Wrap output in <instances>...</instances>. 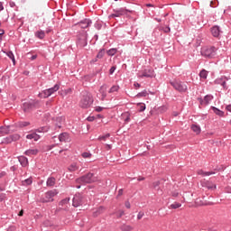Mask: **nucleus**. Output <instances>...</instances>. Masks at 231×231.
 <instances>
[{
	"label": "nucleus",
	"mask_w": 231,
	"mask_h": 231,
	"mask_svg": "<svg viewBox=\"0 0 231 231\" xmlns=\"http://www.w3.org/2000/svg\"><path fill=\"white\" fill-rule=\"evenodd\" d=\"M93 96L88 92H82L79 101V107L83 109H88V107H91L93 105Z\"/></svg>",
	"instance_id": "nucleus-1"
},
{
	"label": "nucleus",
	"mask_w": 231,
	"mask_h": 231,
	"mask_svg": "<svg viewBox=\"0 0 231 231\" xmlns=\"http://www.w3.org/2000/svg\"><path fill=\"white\" fill-rule=\"evenodd\" d=\"M95 181H97V177L91 172L76 179V183L79 185H88L89 183H95Z\"/></svg>",
	"instance_id": "nucleus-2"
},
{
	"label": "nucleus",
	"mask_w": 231,
	"mask_h": 231,
	"mask_svg": "<svg viewBox=\"0 0 231 231\" xmlns=\"http://www.w3.org/2000/svg\"><path fill=\"white\" fill-rule=\"evenodd\" d=\"M60 89V85L55 84L52 88H47L42 92L39 93L38 97L40 98H48L53 95V93H57Z\"/></svg>",
	"instance_id": "nucleus-3"
},
{
	"label": "nucleus",
	"mask_w": 231,
	"mask_h": 231,
	"mask_svg": "<svg viewBox=\"0 0 231 231\" xmlns=\"http://www.w3.org/2000/svg\"><path fill=\"white\" fill-rule=\"evenodd\" d=\"M23 110L24 113H28L36 107H39V100H31V101H26L23 104Z\"/></svg>",
	"instance_id": "nucleus-4"
},
{
	"label": "nucleus",
	"mask_w": 231,
	"mask_h": 231,
	"mask_svg": "<svg viewBox=\"0 0 231 231\" xmlns=\"http://www.w3.org/2000/svg\"><path fill=\"white\" fill-rule=\"evenodd\" d=\"M171 86L176 89V91H179L180 93H185L187 92V84L181 82V81H177L173 80L170 82Z\"/></svg>",
	"instance_id": "nucleus-5"
},
{
	"label": "nucleus",
	"mask_w": 231,
	"mask_h": 231,
	"mask_svg": "<svg viewBox=\"0 0 231 231\" xmlns=\"http://www.w3.org/2000/svg\"><path fill=\"white\" fill-rule=\"evenodd\" d=\"M59 191L57 189H51L45 193V197L41 199L42 203H51L54 199L53 197L57 196Z\"/></svg>",
	"instance_id": "nucleus-6"
},
{
	"label": "nucleus",
	"mask_w": 231,
	"mask_h": 231,
	"mask_svg": "<svg viewBox=\"0 0 231 231\" xmlns=\"http://www.w3.org/2000/svg\"><path fill=\"white\" fill-rule=\"evenodd\" d=\"M216 51V47H204L201 49V55L208 59H212V57H215Z\"/></svg>",
	"instance_id": "nucleus-7"
},
{
	"label": "nucleus",
	"mask_w": 231,
	"mask_h": 231,
	"mask_svg": "<svg viewBox=\"0 0 231 231\" xmlns=\"http://www.w3.org/2000/svg\"><path fill=\"white\" fill-rule=\"evenodd\" d=\"M227 80H230V79H228L225 76H221L220 78H217L215 79L214 84L222 86L223 89L226 90V89H228V85H226Z\"/></svg>",
	"instance_id": "nucleus-8"
},
{
	"label": "nucleus",
	"mask_w": 231,
	"mask_h": 231,
	"mask_svg": "<svg viewBox=\"0 0 231 231\" xmlns=\"http://www.w3.org/2000/svg\"><path fill=\"white\" fill-rule=\"evenodd\" d=\"M84 203V197L80 193H77L73 199H72V205L75 208L80 207V205H83Z\"/></svg>",
	"instance_id": "nucleus-9"
},
{
	"label": "nucleus",
	"mask_w": 231,
	"mask_h": 231,
	"mask_svg": "<svg viewBox=\"0 0 231 231\" xmlns=\"http://www.w3.org/2000/svg\"><path fill=\"white\" fill-rule=\"evenodd\" d=\"M21 135L18 134H14L12 135H9L3 139L2 143H12V142H17V140H20Z\"/></svg>",
	"instance_id": "nucleus-10"
},
{
	"label": "nucleus",
	"mask_w": 231,
	"mask_h": 231,
	"mask_svg": "<svg viewBox=\"0 0 231 231\" xmlns=\"http://www.w3.org/2000/svg\"><path fill=\"white\" fill-rule=\"evenodd\" d=\"M114 12H115L114 14L109 15V17L112 19L115 17H122V15H125V14H127V12H129V10L122 7L117 10H115Z\"/></svg>",
	"instance_id": "nucleus-11"
},
{
	"label": "nucleus",
	"mask_w": 231,
	"mask_h": 231,
	"mask_svg": "<svg viewBox=\"0 0 231 231\" xmlns=\"http://www.w3.org/2000/svg\"><path fill=\"white\" fill-rule=\"evenodd\" d=\"M211 100H214V96L210 94L206 95L204 98H199V101L200 102V106H208Z\"/></svg>",
	"instance_id": "nucleus-12"
},
{
	"label": "nucleus",
	"mask_w": 231,
	"mask_h": 231,
	"mask_svg": "<svg viewBox=\"0 0 231 231\" xmlns=\"http://www.w3.org/2000/svg\"><path fill=\"white\" fill-rule=\"evenodd\" d=\"M201 187L208 189V190H216V189L217 188L215 184H213L212 182H210L208 180L201 181Z\"/></svg>",
	"instance_id": "nucleus-13"
},
{
	"label": "nucleus",
	"mask_w": 231,
	"mask_h": 231,
	"mask_svg": "<svg viewBox=\"0 0 231 231\" xmlns=\"http://www.w3.org/2000/svg\"><path fill=\"white\" fill-rule=\"evenodd\" d=\"M60 142H63L64 143H67L69 142H71V137L69 136V134L68 133H61L59 135Z\"/></svg>",
	"instance_id": "nucleus-14"
},
{
	"label": "nucleus",
	"mask_w": 231,
	"mask_h": 231,
	"mask_svg": "<svg viewBox=\"0 0 231 231\" xmlns=\"http://www.w3.org/2000/svg\"><path fill=\"white\" fill-rule=\"evenodd\" d=\"M78 46H80V48L88 46V34H84L79 39Z\"/></svg>",
	"instance_id": "nucleus-15"
},
{
	"label": "nucleus",
	"mask_w": 231,
	"mask_h": 231,
	"mask_svg": "<svg viewBox=\"0 0 231 231\" xmlns=\"http://www.w3.org/2000/svg\"><path fill=\"white\" fill-rule=\"evenodd\" d=\"M141 77H145L146 79H152V77H154V69H145Z\"/></svg>",
	"instance_id": "nucleus-16"
},
{
	"label": "nucleus",
	"mask_w": 231,
	"mask_h": 231,
	"mask_svg": "<svg viewBox=\"0 0 231 231\" xmlns=\"http://www.w3.org/2000/svg\"><path fill=\"white\" fill-rule=\"evenodd\" d=\"M107 85H103L99 88V93L101 95L100 100H106L107 97Z\"/></svg>",
	"instance_id": "nucleus-17"
},
{
	"label": "nucleus",
	"mask_w": 231,
	"mask_h": 231,
	"mask_svg": "<svg viewBox=\"0 0 231 231\" xmlns=\"http://www.w3.org/2000/svg\"><path fill=\"white\" fill-rule=\"evenodd\" d=\"M93 22H91L90 19H84L81 22H79L78 24L79 27L86 29V28H89V26H91Z\"/></svg>",
	"instance_id": "nucleus-18"
},
{
	"label": "nucleus",
	"mask_w": 231,
	"mask_h": 231,
	"mask_svg": "<svg viewBox=\"0 0 231 231\" xmlns=\"http://www.w3.org/2000/svg\"><path fill=\"white\" fill-rule=\"evenodd\" d=\"M27 140H33L34 142H39L41 140V135L37 132L29 134L26 135Z\"/></svg>",
	"instance_id": "nucleus-19"
},
{
	"label": "nucleus",
	"mask_w": 231,
	"mask_h": 231,
	"mask_svg": "<svg viewBox=\"0 0 231 231\" xmlns=\"http://www.w3.org/2000/svg\"><path fill=\"white\" fill-rule=\"evenodd\" d=\"M211 33L213 37H219V35L221 34V29L219 28V26L215 25L211 28Z\"/></svg>",
	"instance_id": "nucleus-20"
},
{
	"label": "nucleus",
	"mask_w": 231,
	"mask_h": 231,
	"mask_svg": "<svg viewBox=\"0 0 231 231\" xmlns=\"http://www.w3.org/2000/svg\"><path fill=\"white\" fill-rule=\"evenodd\" d=\"M24 154L26 156H35V155L39 154V150L38 149H29L24 152Z\"/></svg>",
	"instance_id": "nucleus-21"
},
{
	"label": "nucleus",
	"mask_w": 231,
	"mask_h": 231,
	"mask_svg": "<svg viewBox=\"0 0 231 231\" xmlns=\"http://www.w3.org/2000/svg\"><path fill=\"white\" fill-rule=\"evenodd\" d=\"M211 109L213 110V113H215V115H217V116H225V112H223L219 108L216 106H211Z\"/></svg>",
	"instance_id": "nucleus-22"
},
{
	"label": "nucleus",
	"mask_w": 231,
	"mask_h": 231,
	"mask_svg": "<svg viewBox=\"0 0 231 231\" xmlns=\"http://www.w3.org/2000/svg\"><path fill=\"white\" fill-rule=\"evenodd\" d=\"M18 161L20 162L22 167H26V165H28V158L24 156H20Z\"/></svg>",
	"instance_id": "nucleus-23"
},
{
	"label": "nucleus",
	"mask_w": 231,
	"mask_h": 231,
	"mask_svg": "<svg viewBox=\"0 0 231 231\" xmlns=\"http://www.w3.org/2000/svg\"><path fill=\"white\" fill-rule=\"evenodd\" d=\"M198 174L199 176H212V174H216L215 171H204L203 170H199Z\"/></svg>",
	"instance_id": "nucleus-24"
},
{
	"label": "nucleus",
	"mask_w": 231,
	"mask_h": 231,
	"mask_svg": "<svg viewBox=\"0 0 231 231\" xmlns=\"http://www.w3.org/2000/svg\"><path fill=\"white\" fill-rule=\"evenodd\" d=\"M69 172H75L76 171H79V164L77 162H73L69 166Z\"/></svg>",
	"instance_id": "nucleus-25"
},
{
	"label": "nucleus",
	"mask_w": 231,
	"mask_h": 231,
	"mask_svg": "<svg viewBox=\"0 0 231 231\" xmlns=\"http://www.w3.org/2000/svg\"><path fill=\"white\" fill-rule=\"evenodd\" d=\"M35 37H37L38 39H44V37H46V32H44V31L41 30L35 32Z\"/></svg>",
	"instance_id": "nucleus-26"
},
{
	"label": "nucleus",
	"mask_w": 231,
	"mask_h": 231,
	"mask_svg": "<svg viewBox=\"0 0 231 231\" xmlns=\"http://www.w3.org/2000/svg\"><path fill=\"white\" fill-rule=\"evenodd\" d=\"M10 133V126H0V134H8Z\"/></svg>",
	"instance_id": "nucleus-27"
},
{
	"label": "nucleus",
	"mask_w": 231,
	"mask_h": 231,
	"mask_svg": "<svg viewBox=\"0 0 231 231\" xmlns=\"http://www.w3.org/2000/svg\"><path fill=\"white\" fill-rule=\"evenodd\" d=\"M191 130L193 131V133H196V134H199V133H201V127L198 125H192Z\"/></svg>",
	"instance_id": "nucleus-28"
},
{
	"label": "nucleus",
	"mask_w": 231,
	"mask_h": 231,
	"mask_svg": "<svg viewBox=\"0 0 231 231\" xmlns=\"http://www.w3.org/2000/svg\"><path fill=\"white\" fill-rule=\"evenodd\" d=\"M105 208L104 207L100 206L99 208H97L96 209V211L93 213L94 217H97V216H100V214H102V212H104Z\"/></svg>",
	"instance_id": "nucleus-29"
},
{
	"label": "nucleus",
	"mask_w": 231,
	"mask_h": 231,
	"mask_svg": "<svg viewBox=\"0 0 231 231\" xmlns=\"http://www.w3.org/2000/svg\"><path fill=\"white\" fill-rule=\"evenodd\" d=\"M46 185L47 187H53V185H55V178L53 177L48 178L46 181Z\"/></svg>",
	"instance_id": "nucleus-30"
},
{
	"label": "nucleus",
	"mask_w": 231,
	"mask_h": 231,
	"mask_svg": "<svg viewBox=\"0 0 231 231\" xmlns=\"http://www.w3.org/2000/svg\"><path fill=\"white\" fill-rule=\"evenodd\" d=\"M199 77H200V79H203L204 80H207V77H208V71H207L206 69H202L199 72Z\"/></svg>",
	"instance_id": "nucleus-31"
},
{
	"label": "nucleus",
	"mask_w": 231,
	"mask_h": 231,
	"mask_svg": "<svg viewBox=\"0 0 231 231\" xmlns=\"http://www.w3.org/2000/svg\"><path fill=\"white\" fill-rule=\"evenodd\" d=\"M118 51V50L115 49V48H112V49H109L106 53L109 57H113L115 55H116V52Z\"/></svg>",
	"instance_id": "nucleus-32"
},
{
	"label": "nucleus",
	"mask_w": 231,
	"mask_h": 231,
	"mask_svg": "<svg viewBox=\"0 0 231 231\" xmlns=\"http://www.w3.org/2000/svg\"><path fill=\"white\" fill-rule=\"evenodd\" d=\"M28 125H30V122L28 121H20L17 124L18 127H28Z\"/></svg>",
	"instance_id": "nucleus-33"
},
{
	"label": "nucleus",
	"mask_w": 231,
	"mask_h": 231,
	"mask_svg": "<svg viewBox=\"0 0 231 231\" xmlns=\"http://www.w3.org/2000/svg\"><path fill=\"white\" fill-rule=\"evenodd\" d=\"M147 95H149V93L147 92V90L144 89L136 95V98H142L143 97H147Z\"/></svg>",
	"instance_id": "nucleus-34"
},
{
	"label": "nucleus",
	"mask_w": 231,
	"mask_h": 231,
	"mask_svg": "<svg viewBox=\"0 0 231 231\" xmlns=\"http://www.w3.org/2000/svg\"><path fill=\"white\" fill-rule=\"evenodd\" d=\"M137 107H139V113H143V111L146 109L145 104L143 103H138Z\"/></svg>",
	"instance_id": "nucleus-35"
},
{
	"label": "nucleus",
	"mask_w": 231,
	"mask_h": 231,
	"mask_svg": "<svg viewBox=\"0 0 231 231\" xmlns=\"http://www.w3.org/2000/svg\"><path fill=\"white\" fill-rule=\"evenodd\" d=\"M120 89V87L118 85H114L110 88L108 93H116Z\"/></svg>",
	"instance_id": "nucleus-36"
},
{
	"label": "nucleus",
	"mask_w": 231,
	"mask_h": 231,
	"mask_svg": "<svg viewBox=\"0 0 231 231\" xmlns=\"http://www.w3.org/2000/svg\"><path fill=\"white\" fill-rule=\"evenodd\" d=\"M104 55H106V50L101 49L98 53L97 54V59H103Z\"/></svg>",
	"instance_id": "nucleus-37"
},
{
	"label": "nucleus",
	"mask_w": 231,
	"mask_h": 231,
	"mask_svg": "<svg viewBox=\"0 0 231 231\" xmlns=\"http://www.w3.org/2000/svg\"><path fill=\"white\" fill-rule=\"evenodd\" d=\"M7 57H9V59H11V60L13 61L14 64H15V56L14 55V52L12 51H8L6 53Z\"/></svg>",
	"instance_id": "nucleus-38"
},
{
	"label": "nucleus",
	"mask_w": 231,
	"mask_h": 231,
	"mask_svg": "<svg viewBox=\"0 0 231 231\" xmlns=\"http://www.w3.org/2000/svg\"><path fill=\"white\" fill-rule=\"evenodd\" d=\"M35 133H48V128L46 126L40 127L35 130Z\"/></svg>",
	"instance_id": "nucleus-39"
},
{
	"label": "nucleus",
	"mask_w": 231,
	"mask_h": 231,
	"mask_svg": "<svg viewBox=\"0 0 231 231\" xmlns=\"http://www.w3.org/2000/svg\"><path fill=\"white\" fill-rule=\"evenodd\" d=\"M121 230L131 231V230H133V226H131L130 225H124V226H122Z\"/></svg>",
	"instance_id": "nucleus-40"
},
{
	"label": "nucleus",
	"mask_w": 231,
	"mask_h": 231,
	"mask_svg": "<svg viewBox=\"0 0 231 231\" xmlns=\"http://www.w3.org/2000/svg\"><path fill=\"white\" fill-rule=\"evenodd\" d=\"M68 203H69V198L63 199L60 202V207H64V205H68Z\"/></svg>",
	"instance_id": "nucleus-41"
},
{
	"label": "nucleus",
	"mask_w": 231,
	"mask_h": 231,
	"mask_svg": "<svg viewBox=\"0 0 231 231\" xmlns=\"http://www.w3.org/2000/svg\"><path fill=\"white\" fill-rule=\"evenodd\" d=\"M32 183H33L32 178L26 179L23 181V185H32Z\"/></svg>",
	"instance_id": "nucleus-42"
},
{
	"label": "nucleus",
	"mask_w": 231,
	"mask_h": 231,
	"mask_svg": "<svg viewBox=\"0 0 231 231\" xmlns=\"http://www.w3.org/2000/svg\"><path fill=\"white\" fill-rule=\"evenodd\" d=\"M109 136H111V134H105V135H103V136H99V137H98V140H101V141H103V142H106V140H107V138H109Z\"/></svg>",
	"instance_id": "nucleus-43"
},
{
	"label": "nucleus",
	"mask_w": 231,
	"mask_h": 231,
	"mask_svg": "<svg viewBox=\"0 0 231 231\" xmlns=\"http://www.w3.org/2000/svg\"><path fill=\"white\" fill-rule=\"evenodd\" d=\"M180 207H181V204L179 202H174L173 204L171 205V208H180Z\"/></svg>",
	"instance_id": "nucleus-44"
},
{
	"label": "nucleus",
	"mask_w": 231,
	"mask_h": 231,
	"mask_svg": "<svg viewBox=\"0 0 231 231\" xmlns=\"http://www.w3.org/2000/svg\"><path fill=\"white\" fill-rule=\"evenodd\" d=\"M82 158H91V152H84L82 154H81Z\"/></svg>",
	"instance_id": "nucleus-45"
},
{
	"label": "nucleus",
	"mask_w": 231,
	"mask_h": 231,
	"mask_svg": "<svg viewBox=\"0 0 231 231\" xmlns=\"http://www.w3.org/2000/svg\"><path fill=\"white\" fill-rule=\"evenodd\" d=\"M115 71H116V66L111 67V69H109V74L113 75V73H115Z\"/></svg>",
	"instance_id": "nucleus-46"
},
{
	"label": "nucleus",
	"mask_w": 231,
	"mask_h": 231,
	"mask_svg": "<svg viewBox=\"0 0 231 231\" xmlns=\"http://www.w3.org/2000/svg\"><path fill=\"white\" fill-rule=\"evenodd\" d=\"M5 198H6V194L2 193V194L0 195V203L3 202V201H5Z\"/></svg>",
	"instance_id": "nucleus-47"
},
{
	"label": "nucleus",
	"mask_w": 231,
	"mask_h": 231,
	"mask_svg": "<svg viewBox=\"0 0 231 231\" xmlns=\"http://www.w3.org/2000/svg\"><path fill=\"white\" fill-rule=\"evenodd\" d=\"M94 26H95V28H96L97 30H101V29H102V24H100V23H95Z\"/></svg>",
	"instance_id": "nucleus-48"
},
{
	"label": "nucleus",
	"mask_w": 231,
	"mask_h": 231,
	"mask_svg": "<svg viewBox=\"0 0 231 231\" xmlns=\"http://www.w3.org/2000/svg\"><path fill=\"white\" fill-rule=\"evenodd\" d=\"M162 30L164 33H169L171 32V27L167 26V27H164Z\"/></svg>",
	"instance_id": "nucleus-49"
},
{
	"label": "nucleus",
	"mask_w": 231,
	"mask_h": 231,
	"mask_svg": "<svg viewBox=\"0 0 231 231\" xmlns=\"http://www.w3.org/2000/svg\"><path fill=\"white\" fill-rule=\"evenodd\" d=\"M124 214H125L124 210H119L117 212V217H122V216H124Z\"/></svg>",
	"instance_id": "nucleus-50"
},
{
	"label": "nucleus",
	"mask_w": 231,
	"mask_h": 231,
	"mask_svg": "<svg viewBox=\"0 0 231 231\" xmlns=\"http://www.w3.org/2000/svg\"><path fill=\"white\" fill-rule=\"evenodd\" d=\"M144 213L143 212H139L137 215V219H142V217H143Z\"/></svg>",
	"instance_id": "nucleus-51"
},
{
	"label": "nucleus",
	"mask_w": 231,
	"mask_h": 231,
	"mask_svg": "<svg viewBox=\"0 0 231 231\" xmlns=\"http://www.w3.org/2000/svg\"><path fill=\"white\" fill-rule=\"evenodd\" d=\"M103 110H104V107H102V106H97V107H96L97 113H100V112L103 111Z\"/></svg>",
	"instance_id": "nucleus-52"
},
{
	"label": "nucleus",
	"mask_w": 231,
	"mask_h": 231,
	"mask_svg": "<svg viewBox=\"0 0 231 231\" xmlns=\"http://www.w3.org/2000/svg\"><path fill=\"white\" fill-rule=\"evenodd\" d=\"M125 122L127 124L128 122H131V116L129 115L126 116L125 118Z\"/></svg>",
	"instance_id": "nucleus-53"
},
{
	"label": "nucleus",
	"mask_w": 231,
	"mask_h": 231,
	"mask_svg": "<svg viewBox=\"0 0 231 231\" xmlns=\"http://www.w3.org/2000/svg\"><path fill=\"white\" fill-rule=\"evenodd\" d=\"M0 42L3 41V35H5V30H0Z\"/></svg>",
	"instance_id": "nucleus-54"
},
{
	"label": "nucleus",
	"mask_w": 231,
	"mask_h": 231,
	"mask_svg": "<svg viewBox=\"0 0 231 231\" xmlns=\"http://www.w3.org/2000/svg\"><path fill=\"white\" fill-rule=\"evenodd\" d=\"M125 206L126 207V208H131V203L129 201H126L125 203Z\"/></svg>",
	"instance_id": "nucleus-55"
},
{
	"label": "nucleus",
	"mask_w": 231,
	"mask_h": 231,
	"mask_svg": "<svg viewBox=\"0 0 231 231\" xmlns=\"http://www.w3.org/2000/svg\"><path fill=\"white\" fill-rule=\"evenodd\" d=\"M160 186V181H155L153 182V188L156 189L157 187Z\"/></svg>",
	"instance_id": "nucleus-56"
},
{
	"label": "nucleus",
	"mask_w": 231,
	"mask_h": 231,
	"mask_svg": "<svg viewBox=\"0 0 231 231\" xmlns=\"http://www.w3.org/2000/svg\"><path fill=\"white\" fill-rule=\"evenodd\" d=\"M5 176H6V172L5 171L0 172V178H5Z\"/></svg>",
	"instance_id": "nucleus-57"
},
{
	"label": "nucleus",
	"mask_w": 231,
	"mask_h": 231,
	"mask_svg": "<svg viewBox=\"0 0 231 231\" xmlns=\"http://www.w3.org/2000/svg\"><path fill=\"white\" fill-rule=\"evenodd\" d=\"M106 151H111V144H105Z\"/></svg>",
	"instance_id": "nucleus-58"
},
{
	"label": "nucleus",
	"mask_w": 231,
	"mask_h": 231,
	"mask_svg": "<svg viewBox=\"0 0 231 231\" xmlns=\"http://www.w3.org/2000/svg\"><path fill=\"white\" fill-rule=\"evenodd\" d=\"M87 120H88V122H93V120H95V117L89 116V117L87 118Z\"/></svg>",
	"instance_id": "nucleus-59"
},
{
	"label": "nucleus",
	"mask_w": 231,
	"mask_h": 231,
	"mask_svg": "<svg viewBox=\"0 0 231 231\" xmlns=\"http://www.w3.org/2000/svg\"><path fill=\"white\" fill-rule=\"evenodd\" d=\"M122 194H124V189H119L118 190V196H122Z\"/></svg>",
	"instance_id": "nucleus-60"
},
{
	"label": "nucleus",
	"mask_w": 231,
	"mask_h": 231,
	"mask_svg": "<svg viewBox=\"0 0 231 231\" xmlns=\"http://www.w3.org/2000/svg\"><path fill=\"white\" fill-rule=\"evenodd\" d=\"M2 10H5V6H3V3L0 2V12H2Z\"/></svg>",
	"instance_id": "nucleus-61"
},
{
	"label": "nucleus",
	"mask_w": 231,
	"mask_h": 231,
	"mask_svg": "<svg viewBox=\"0 0 231 231\" xmlns=\"http://www.w3.org/2000/svg\"><path fill=\"white\" fill-rule=\"evenodd\" d=\"M134 88H141L142 85H140V83H134Z\"/></svg>",
	"instance_id": "nucleus-62"
},
{
	"label": "nucleus",
	"mask_w": 231,
	"mask_h": 231,
	"mask_svg": "<svg viewBox=\"0 0 231 231\" xmlns=\"http://www.w3.org/2000/svg\"><path fill=\"white\" fill-rule=\"evenodd\" d=\"M35 59H37V55H32V56L31 57V60H35Z\"/></svg>",
	"instance_id": "nucleus-63"
},
{
	"label": "nucleus",
	"mask_w": 231,
	"mask_h": 231,
	"mask_svg": "<svg viewBox=\"0 0 231 231\" xmlns=\"http://www.w3.org/2000/svg\"><path fill=\"white\" fill-rule=\"evenodd\" d=\"M143 180H145V178H143V177L137 179L138 181H143Z\"/></svg>",
	"instance_id": "nucleus-64"
}]
</instances>
